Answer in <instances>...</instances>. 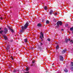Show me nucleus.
Instances as JSON below:
<instances>
[{
    "label": "nucleus",
    "instance_id": "b1692460",
    "mask_svg": "<svg viewBox=\"0 0 73 73\" xmlns=\"http://www.w3.org/2000/svg\"><path fill=\"white\" fill-rule=\"evenodd\" d=\"M54 21L55 22H56V21H57V20H56L55 19H54Z\"/></svg>",
    "mask_w": 73,
    "mask_h": 73
},
{
    "label": "nucleus",
    "instance_id": "f03ea898",
    "mask_svg": "<svg viewBox=\"0 0 73 73\" xmlns=\"http://www.w3.org/2000/svg\"><path fill=\"white\" fill-rule=\"evenodd\" d=\"M1 28H0V30H1ZM7 32H8V30L7 28H5L3 31H0V34H2L3 32L5 34H6L7 33Z\"/></svg>",
    "mask_w": 73,
    "mask_h": 73
},
{
    "label": "nucleus",
    "instance_id": "412c9836",
    "mask_svg": "<svg viewBox=\"0 0 73 73\" xmlns=\"http://www.w3.org/2000/svg\"><path fill=\"white\" fill-rule=\"evenodd\" d=\"M70 42L71 44H73V40H71L70 41Z\"/></svg>",
    "mask_w": 73,
    "mask_h": 73
},
{
    "label": "nucleus",
    "instance_id": "a211bd4d",
    "mask_svg": "<svg viewBox=\"0 0 73 73\" xmlns=\"http://www.w3.org/2000/svg\"><path fill=\"white\" fill-rule=\"evenodd\" d=\"M53 14H54V15L55 16H56V15H57V13L55 12Z\"/></svg>",
    "mask_w": 73,
    "mask_h": 73
},
{
    "label": "nucleus",
    "instance_id": "cd10ccee",
    "mask_svg": "<svg viewBox=\"0 0 73 73\" xmlns=\"http://www.w3.org/2000/svg\"><path fill=\"white\" fill-rule=\"evenodd\" d=\"M8 28L9 29H10V30H11V29L10 27H8Z\"/></svg>",
    "mask_w": 73,
    "mask_h": 73
},
{
    "label": "nucleus",
    "instance_id": "39448f33",
    "mask_svg": "<svg viewBox=\"0 0 73 73\" xmlns=\"http://www.w3.org/2000/svg\"><path fill=\"white\" fill-rule=\"evenodd\" d=\"M59 59L60 61H63L64 60V58H63V56L61 55L60 56Z\"/></svg>",
    "mask_w": 73,
    "mask_h": 73
},
{
    "label": "nucleus",
    "instance_id": "c756f323",
    "mask_svg": "<svg viewBox=\"0 0 73 73\" xmlns=\"http://www.w3.org/2000/svg\"><path fill=\"white\" fill-rule=\"evenodd\" d=\"M0 19L1 20H2V17H1V18H0Z\"/></svg>",
    "mask_w": 73,
    "mask_h": 73
},
{
    "label": "nucleus",
    "instance_id": "9b49d317",
    "mask_svg": "<svg viewBox=\"0 0 73 73\" xmlns=\"http://www.w3.org/2000/svg\"><path fill=\"white\" fill-rule=\"evenodd\" d=\"M25 42H27V41H28V40L27 39H25L24 40Z\"/></svg>",
    "mask_w": 73,
    "mask_h": 73
},
{
    "label": "nucleus",
    "instance_id": "6e6552de",
    "mask_svg": "<svg viewBox=\"0 0 73 73\" xmlns=\"http://www.w3.org/2000/svg\"><path fill=\"white\" fill-rule=\"evenodd\" d=\"M3 37L4 38L5 40H7L8 39V38H7V36H6L5 35L3 36Z\"/></svg>",
    "mask_w": 73,
    "mask_h": 73
},
{
    "label": "nucleus",
    "instance_id": "4468645a",
    "mask_svg": "<svg viewBox=\"0 0 73 73\" xmlns=\"http://www.w3.org/2000/svg\"><path fill=\"white\" fill-rule=\"evenodd\" d=\"M46 24H49V21L48 20H47L46 22Z\"/></svg>",
    "mask_w": 73,
    "mask_h": 73
},
{
    "label": "nucleus",
    "instance_id": "c85d7f7f",
    "mask_svg": "<svg viewBox=\"0 0 73 73\" xmlns=\"http://www.w3.org/2000/svg\"><path fill=\"white\" fill-rule=\"evenodd\" d=\"M32 63H33V64L35 63V61H33L32 62Z\"/></svg>",
    "mask_w": 73,
    "mask_h": 73
},
{
    "label": "nucleus",
    "instance_id": "f3484780",
    "mask_svg": "<svg viewBox=\"0 0 73 73\" xmlns=\"http://www.w3.org/2000/svg\"><path fill=\"white\" fill-rule=\"evenodd\" d=\"M10 30H11V32H12V33H13V32H14V31L12 29H11Z\"/></svg>",
    "mask_w": 73,
    "mask_h": 73
},
{
    "label": "nucleus",
    "instance_id": "473e14b6",
    "mask_svg": "<svg viewBox=\"0 0 73 73\" xmlns=\"http://www.w3.org/2000/svg\"><path fill=\"white\" fill-rule=\"evenodd\" d=\"M7 47H8V46H7Z\"/></svg>",
    "mask_w": 73,
    "mask_h": 73
},
{
    "label": "nucleus",
    "instance_id": "423d86ee",
    "mask_svg": "<svg viewBox=\"0 0 73 73\" xmlns=\"http://www.w3.org/2000/svg\"><path fill=\"white\" fill-rule=\"evenodd\" d=\"M66 49H65L64 50H63L62 52V54H64V53H65V52H66Z\"/></svg>",
    "mask_w": 73,
    "mask_h": 73
},
{
    "label": "nucleus",
    "instance_id": "ddd939ff",
    "mask_svg": "<svg viewBox=\"0 0 73 73\" xmlns=\"http://www.w3.org/2000/svg\"><path fill=\"white\" fill-rule=\"evenodd\" d=\"M44 8L45 10H46L47 9V8L46 6H44Z\"/></svg>",
    "mask_w": 73,
    "mask_h": 73
},
{
    "label": "nucleus",
    "instance_id": "4be33fe9",
    "mask_svg": "<svg viewBox=\"0 0 73 73\" xmlns=\"http://www.w3.org/2000/svg\"><path fill=\"white\" fill-rule=\"evenodd\" d=\"M26 70H27V71H28V70H29V69L28 68H26Z\"/></svg>",
    "mask_w": 73,
    "mask_h": 73
},
{
    "label": "nucleus",
    "instance_id": "393cba45",
    "mask_svg": "<svg viewBox=\"0 0 73 73\" xmlns=\"http://www.w3.org/2000/svg\"><path fill=\"white\" fill-rule=\"evenodd\" d=\"M42 44H42V43H40V45L41 46L42 45Z\"/></svg>",
    "mask_w": 73,
    "mask_h": 73
},
{
    "label": "nucleus",
    "instance_id": "5701e85b",
    "mask_svg": "<svg viewBox=\"0 0 73 73\" xmlns=\"http://www.w3.org/2000/svg\"><path fill=\"white\" fill-rule=\"evenodd\" d=\"M48 41H50V38H48L47 40Z\"/></svg>",
    "mask_w": 73,
    "mask_h": 73
},
{
    "label": "nucleus",
    "instance_id": "aec40b11",
    "mask_svg": "<svg viewBox=\"0 0 73 73\" xmlns=\"http://www.w3.org/2000/svg\"><path fill=\"white\" fill-rule=\"evenodd\" d=\"M70 30L71 31H73V27H72L70 28Z\"/></svg>",
    "mask_w": 73,
    "mask_h": 73
},
{
    "label": "nucleus",
    "instance_id": "2eb2a0df",
    "mask_svg": "<svg viewBox=\"0 0 73 73\" xmlns=\"http://www.w3.org/2000/svg\"><path fill=\"white\" fill-rule=\"evenodd\" d=\"M13 73H16V70H14L13 72Z\"/></svg>",
    "mask_w": 73,
    "mask_h": 73
},
{
    "label": "nucleus",
    "instance_id": "f257e3e1",
    "mask_svg": "<svg viewBox=\"0 0 73 73\" xmlns=\"http://www.w3.org/2000/svg\"><path fill=\"white\" fill-rule=\"evenodd\" d=\"M28 25H29V23H26L24 25V26H22L21 27L22 29L20 30V32L21 33L23 32H24V30L28 28Z\"/></svg>",
    "mask_w": 73,
    "mask_h": 73
},
{
    "label": "nucleus",
    "instance_id": "bb28decb",
    "mask_svg": "<svg viewBox=\"0 0 73 73\" xmlns=\"http://www.w3.org/2000/svg\"><path fill=\"white\" fill-rule=\"evenodd\" d=\"M71 69L72 70H73V67H71Z\"/></svg>",
    "mask_w": 73,
    "mask_h": 73
},
{
    "label": "nucleus",
    "instance_id": "a878e982",
    "mask_svg": "<svg viewBox=\"0 0 73 73\" xmlns=\"http://www.w3.org/2000/svg\"><path fill=\"white\" fill-rule=\"evenodd\" d=\"M11 59L12 60H13L14 59H13V57H11Z\"/></svg>",
    "mask_w": 73,
    "mask_h": 73
},
{
    "label": "nucleus",
    "instance_id": "6ab92c4d",
    "mask_svg": "<svg viewBox=\"0 0 73 73\" xmlns=\"http://www.w3.org/2000/svg\"><path fill=\"white\" fill-rule=\"evenodd\" d=\"M58 45H57V46L56 47V49H58Z\"/></svg>",
    "mask_w": 73,
    "mask_h": 73
},
{
    "label": "nucleus",
    "instance_id": "7ed1b4c3",
    "mask_svg": "<svg viewBox=\"0 0 73 73\" xmlns=\"http://www.w3.org/2000/svg\"><path fill=\"white\" fill-rule=\"evenodd\" d=\"M62 24V22H61V21H58L56 23L57 26L56 27V28L59 27H60V26H61Z\"/></svg>",
    "mask_w": 73,
    "mask_h": 73
},
{
    "label": "nucleus",
    "instance_id": "7c9ffc66",
    "mask_svg": "<svg viewBox=\"0 0 73 73\" xmlns=\"http://www.w3.org/2000/svg\"><path fill=\"white\" fill-rule=\"evenodd\" d=\"M52 65H54V63H53V64H52Z\"/></svg>",
    "mask_w": 73,
    "mask_h": 73
},
{
    "label": "nucleus",
    "instance_id": "0eeeda50",
    "mask_svg": "<svg viewBox=\"0 0 73 73\" xmlns=\"http://www.w3.org/2000/svg\"><path fill=\"white\" fill-rule=\"evenodd\" d=\"M53 12V11L52 10H50V11L49 12V13L50 15H52V13Z\"/></svg>",
    "mask_w": 73,
    "mask_h": 73
},
{
    "label": "nucleus",
    "instance_id": "20e7f679",
    "mask_svg": "<svg viewBox=\"0 0 73 73\" xmlns=\"http://www.w3.org/2000/svg\"><path fill=\"white\" fill-rule=\"evenodd\" d=\"M40 38L41 39V41H43V38H44V34L42 32H41L40 33Z\"/></svg>",
    "mask_w": 73,
    "mask_h": 73
},
{
    "label": "nucleus",
    "instance_id": "2f4dec72",
    "mask_svg": "<svg viewBox=\"0 0 73 73\" xmlns=\"http://www.w3.org/2000/svg\"><path fill=\"white\" fill-rule=\"evenodd\" d=\"M62 31H64V29H62Z\"/></svg>",
    "mask_w": 73,
    "mask_h": 73
},
{
    "label": "nucleus",
    "instance_id": "9d476101",
    "mask_svg": "<svg viewBox=\"0 0 73 73\" xmlns=\"http://www.w3.org/2000/svg\"><path fill=\"white\" fill-rule=\"evenodd\" d=\"M68 40H69V41H70V39H68L67 38L66 39V42H68Z\"/></svg>",
    "mask_w": 73,
    "mask_h": 73
},
{
    "label": "nucleus",
    "instance_id": "72a5a7b5",
    "mask_svg": "<svg viewBox=\"0 0 73 73\" xmlns=\"http://www.w3.org/2000/svg\"><path fill=\"white\" fill-rule=\"evenodd\" d=\"M72 32H73V31H72Z\"/></svg>",
    "mask_w": 73,
    "mask_h": 73
},
{
    "label": "nucleus",
    "instance_id": "1a4fd4ad",
    "mask_svg": "<svg viewBox=\"0 0 73 73\" xmlns=\"http://www.w3.org/2000/svg\"><path fill=\"white\" fill-rule=\"evenodd\" d=\"M64 70L65 72H68V70L66 68H65Z\"/></svg>",
    "mask_w": 73,
    "mask_h": 73
},
{
    "label": "nucleus",
    "instance_id": "f8f14e48",
    "mask_svg": "<svg viewBox=\"0 0 73 73\" xmlns=\"http://www.w3.org/2000/svg\"><path fill=\"white\" fill-rule=\"evenodd\" d=\"M37 26L38 27H41V25L40 23H39L37 25Z\"/></svg>",
    "mask_w": 73,
    "mask_h": 73
},
{
    "label": "nucleus",
    "instance_id": "dca6fc26",
    "mask_svg": "<svg viewBox=\"0 0 73 73\" xmlns=\"http://www.w3.org/2000/svg\"><path fill=\"white\" fill-rule=\"evenodd\" d=\"M71 66H73V62H71Z\"/></svg>",
    "mask_w": 73,
    "mask_h": 73
}]
</instances>
